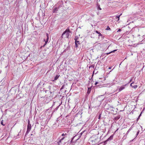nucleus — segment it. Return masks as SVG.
<instances>
[{"label": "nucleus", "instance_id": "1", "mask_svg": "<svg viewBox=\"0 0 145 145\" xmlns=\"http://www.w3.org/2000/svg\"><path fill=\"white\" fill-rule=\"evenodd\" d=\"M70 32L69 29L68 28L63 33L61 36L62 38L64 37L68 38L69 36V33Z\"/></svg>", "mask_w": 145, "mask_h": 145}, {"label": "nucleus", "instance_id": "2", "mask_svg": "<svg viewBox=\"0 0 145 145\" xmlns=\"http://www.w3.org/2000/svg\"><path fill=\"white\" fill-rule=\"evenodd\" d=\"M100 140L97 137H96L94 140H91V144L93 145H95L98 144Z\"/></svg>", "mask_w": 145, "mask_h": 145}, {"label": "nucleus", "instance_id": "3", "mask_svg": "<svg viewBox=\"0 0 145 145\" xmlns=\"http://www.w3.org/2000/svg\"><path fill=\"white\" fill-rule=\"evenodd\" d=\"M31 129V124L30 123L29 121V120H28V125H27V131L26 133V135L28 134L29 133V132L30 131Z\"/></svg>", "mask_w": 145, "mask_h": 145}, {"label": "nucleus", "instance_id": "4", "mask_svg": "<svg viewBox=\"0 0 145 145\" xmlns=\"http://www.w3.org/2000/svg\"><path fill=\"white\" fill-rule=\"evenodd\" d=\"M95 48L99 50H100L101 48L102 45L101 44L99 43L95 45Z\"/></svg>", "mask_w": 145, "mask_h": 145}, {"label": "nucleus", "instance_id": "5", "mask_svg": "<svg viewBox=\"0 0 145 145\" xmlns=\"http://www.w3.org/2000/svg\"><path fill=\"white\" fill-rule=\"evenodd\" d=\"M47 38L46 40L44 39V41L45 42V44H44L43 46L44 47L45 45L48 42L49 39V35L48 33H46Z\"/></svg>", "mask_w": 145, "mask_h": 145}, {"label": "nucleus", "instance_id": "6", "mask_svg": "<svg viewBox=\"0 0 145 145\" xmlns=\"http://www.w3.org/2000/svg\"><path fill=\"white\" fill-rule=\"evenodd\" d=\"M125 88V87L123 86H122L119 88H118L119 91L120 92Z\"/></svg>", "mask_w": 145, "mask_h": 145}, {"label": "nucleus", "instance_id": "7", "mask_svg": "<svg viewBox=\"0 0 145 145\" xmlns=\"http://www.w3.org/2000/svg\"><path fill=\"white\" fill-rule=\"evenodd\" d=\"M120 116H116L115 117L114 119V120L117 121L118 119H120Z\"/></svg>", "mask_w": 145, "mask_h": 145}, {"label": "nucleus", "instance_id": "8", "mask_svg": "<svg viewBox=\"0 0 145 145\" xmlns=\"http://www.w3.org/2000/svg\"><path fill=\"white\" fill-rule=\"evenodd\" d=\"M64 138V137H62L61 138V139H60V140L58 141V143H60L61 142V141L63 140Z\"/></svg>", "mask_w": 145, "mask_h": 145}, {"label": "nucleus", "instance_id": "9", "mask_svg": "<svg viewBox=\"0 0 145 145\" xmlns=\"http://www.w3.org/2000/svg\"><path fill=\"white\" fill-rule=\"evenodd\" d=\"M117 50H114L112 51H111V52H109V53H107L106 54H107V55L112 53V52H114L115 51H116Z\"/></svg>", "mask_w": 145, "mask_h": 145}, {"label": "nucleus", "instance_id": "10", "mask_svg": "<svg viewBox=\"0 0 145 145\" xmlns=\"http://www.w3.org/2000/svg\"><path fill=\"white\" fill-rule=\"evenodd\" d=\"M121 14H121L120 15H119L118 16H116V18H118V20H119V18L120 17V16H121Z\"/></svg>", "mask_w": 145, "mask_h": 145}, {"label": "nucleus", "instance_id": "11", "mask_svg": "<svg viewBox=\"0 0 145 145\" xmlns=\"http://www.w3.org/2000/svg\"><path fill=\"white\" fill-rule=\"evenodd\" d=\"M59 75H57L54 78V80H57L59 77Z\"/></svg>", "mask_w": 145, "mask_h": 145}, {"label": "nucleus", "instance_id": "12", "mask_svg": "<svg viewBox=\"0 0 145 145\" xmlns=\"http://www.w3.org/2000/svg\"><path fill=\"white\" fill-rule=\"evenodd\" d=\"M113 138V137L112 136H111L109 138H108L107 140V141H108L109 140H111Z\"/></svg>", "mask_w": 145, "mask_h": 145}, {"label": "nucleus", "instance_id": "13", "mask_svg": "<svg viewBox=\"0 0 145 145\" xmlns=\"http://www.w3.org/2000/svg\"><path fill=\"white\" fill-rule=\"evenodd\" d=\"M113 138V137L112 136H111L109 138H108L107 140V141H108L109 140H111Z\"/></svg>", "mask_w": 145, "mask_h": 145}, {"label": "nucleus", "instance_id": "14", "mask_svg": "<svg viewBox=\"0 0 145 145\" xmlns=\"http://www.w3.org/2000/svg\"><path fill=\"white\" fill-rule=\"evenodd\" d=\"M137 85H135L133 86V88H137Z\"/></svg>", "mask_w": 145, "mask_h": 145}, {"label": "nucleus", "instance_id": "15", "mask_svg": "<svg viewBox=\"0 0 145 145\" xmlns=\"http://www.w3.org/2000/svg\"><path fill=\"white\" fill-rule=\"evenodd\" d=\"M106 29V30H110V28L109 27V26H107V28Z\"/></svg>", "mask_w": 145, "mask_h": 145}, {"label": "nucleus", "instance_id": "16", "mask_svg": "<svg viewBox=\"0 0 145 145\" xmlns=\"http://www.w3.org/2000/svg\"><path fill=\"white\" fill-rule=\"evenodd\" d=\"M75 43V47H77L78 46V44H77V43H76H76Z\"/></svg>", "mask_w": 145, "mask_h": 145}, {"label": "nucleus", "instance_id": "17", "mask_svg": "<svg viewBox=\"0 0 145 145\" xmlns=\"http://www.w3.org/2000/svg\"><path fill=\"white\" fill-rule=\"evenodd\" d=\"M142 112H141V113L140 114L138 118H137V120H138L139 119V118L141 116V114H142Z\"/></svg>", "mask_w": 145, "mask_h": 145}, {"label": "nucleus", "instance_id": "18", "mask_svg": "<svg viewBox=\"0 0 145 145\" xmlns=\"http://www.w3.org/2000/svg\"><path fill=\"white\" fill-rule=\"evenodd\" d=\"M77 43V44H79V41H77V40H76V41H75V43Z\"/></svg>", "mask_w": 145, "mask_h": 145}, {"label": "nucleus", "instance_id": "19", "mask_svg": "<svg viewBox=\"0 0 145 145\" xmlns=\"http://www.w3.org/2000/svg\"><path fill=\"white\" fill-rule=\"evenodd\" d=\"M66 135H67V134L66 133H65V134L63 133L62 135V136H66Z\"/></svg>", "mask_w": 145, "mask_h": 145}, {"label": "nucleus", "instance_id": "20", "mask_svg": "<svg viewBox=\"0 0 145 145\" xmlns=\"http://www.w3.org/2000/svg\"><path fill=\"white\" fill-rule=\"evenodd\" d=\"M1 124L3 125V126H4L5 125V124H3V120L2 121H1Z\"/></svg>", "mask_w": 145, "mask_h": 145}, {"label": "nucleus", "instance_id": "21", "mask_svg": "<svg viewBox=\"0 0 145 145\" xmlns=\"http://www.w3.org/2000/svg\"><path fill=\"white\" fill-rule=\"evenodd\" d=\"M78 39V37H75L74 38V40H75V41L77 40Z\"/></svg>", "mask_w": 145, "mask_h": 145}, {"label": "nucleus", "instance_id": "22", "mask_svg": "<svg viewBox=\"0 0 145 145\" xmlns=\"http://www.w3.org/2000/svg\"><path fill=\"white\" fill-rule=\"evenodd\" d=\"M57 9V8H55V9H54V11H53V12H56V10Z\"/></svg>", "mask_w": 145, "mask_h": 145}, {"label": "nucleus", "instance_id": "23", "mask_svg": "<svg viewBox=\"0 0 145 145\" xmlns=\"http://www.w3.org/2000/svg\"><path fill=\"white\" fill-rule=\"evenodd\" d=\"M134 82H133L131 84V85H130V86H132V87H133V86H132V84H133V83H134Z\"/></svg>", "mask_w": 145, "mask_h": 145}, {"label": "nucleus", "instance_id": "24", "mask_svg": "<svg viewBox=\"0 0 145 145\" xmlns=\"http://www.w3.org/2000/svg\"><path fill=\"white\" fill-rule=\"evenodd\" d=\"M121 31V29H118V31H117V32H120Z\"/></svg>", "mask_w": 145, "mask_h": 145}, {"label": "nucleus", "instance_id": "25", "mask_svg": "<svg viewBox=\"0 0 145 145\" xmlns=\"http://www.w3.org/2000/svg\"><path fill=\"white\" fill-rule=\"evenodd\" d=\"M96 33H97L98 34H99V33H100V32H99L98 31H96Z\"/></svg>", "mask_w": 145, "mask_h": 145}, {"label": "nucleus", "instance_id": "26", "mask_svg": "<svg viewBox=\"0 0 145 145\" xmlns=\"http://www.w3.org/2000/svg\"><path fill=\"white\" fill-rule=\"evenodd\" d=\"M98 9H99L100 10H101V8H100V7L99 6L98 7Z\"/></svg>", "mask_w": 145, "mask_h": 145}, {"label": "nucleus", "instance_id": "27", "mask_svg": "<svg viewBox=\"0 0 145 145\" xmlns=\"http://www.w3.org/2000/svg\"><path fill=\"white\" fill-rule=\"evenodd\" d=\"M99 83V82H96L95 84V85H96L97 84H98Z\"/></svg>", "mask_w": 145, "mask_h": 145}, {"label": "nucleus", "instance_id": "28", "mask_svg": "<svg viewBox=\"0 0 145 145\" xmlns=\"http://www.w3.org/2000/svg\"><path fill=\"white\" fill-rule=\"evenodd\" d=\"M74 137L73 138H72V140H71V143L72 142H73V141H72V140H73V139H74Z\"/></svg>", "mask_w": 145, "mask_h": 145}, {"label": "nucleus", "instance_id": "29", "mask_svg": "<svg viewBox=\"0 0 145 145\" xmlns=\"http://www.w3.org/2000/svg\"><path fill=\"white\" fill-rule=\"evenodd\" d=\"M99 36H102V35L100 33H99Z\"/></svg>", "mask_w": 145, "mask_h": 145}, {"label": "nucleus", "instance_id": "30", "mask_svg": "<svg viewBox=\"0 0 145 145\" xmlns=\"http://www.w3.org/2000/svg\"><path fill=\"white\" fill-rule=\"evenodd\" d=\"M139 131H137V135H138V134L139 133Z\"/></svg>", "mask_w": 145, "mask_h": 145}, {"label": "nucleus", "instance_id": "31", "mask_svg": "<svg viewBox=\"0 0 145 145\" xmlns=\"http://www.w3.org/2000/svg\"><path fill=\"white\" fill-rule=\"evenodd\" d=\"M132 78L130 80V81H129V82H131L132 81Z\"/></svg>", "mask_w": 145, "mask_h": 145}, {"label": "nucleus", "instance_id": "32", "mask_svg": "<svg viewBox=\"0 0 145 145\" xmlns=\"http://www.w3.org/2000/svg\"><path fill=\"white\" fill-rule=\"evenodd\" d=\"M129 129L127 131V134H128L129 132Z\"/></svg>", "mask_w": 145, "mask_h": 145}, {"label": "nucleus", "instance_id": "33", "mask_svg": "<svg viewBox=\"0 0 145 145\" xmlns=\"http://www.w3.org/2000/svg\"><path fill=\"white\" fill-rule=\"evenodd\" d=\"M108 69H111V67H109V68H108Z\"/></svg>", "mask_w": 145, "mask_h": 145}, {"label": "nucleus", "instance_id": "34", "mask_svg": "<svg viewBox=\"0 0 145 145\" xmlns=\"http://www.w3.org/2000/svg\"><path fill=\"white\" fill-rule=\"evenodd\" d=\"M100 116L99 117V119H100Z\"/></svg>", "mask_w": 145, "mask_h": 145}]
</instances>
